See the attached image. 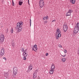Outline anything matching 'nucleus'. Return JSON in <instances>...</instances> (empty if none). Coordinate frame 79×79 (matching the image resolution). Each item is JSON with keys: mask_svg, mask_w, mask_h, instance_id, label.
<instances>
[{"mask_svg": "<svg viewBox=\"0 0 79 79\" xmlns=\"http://www.w3.org/2000/svg\"><path fill=\"white\" fill-rule=\"evenodd\" d=\"M3 59H4L5 60H6V58L5 57H4L3 58Z\"/></svg>", "mask_w": 79, "mask_h": 79, "instance_id": "nucleus-42", "label": "nucleus"}, {"mask_svg": "<svg viewBox=\"0 0 79 79\" xmlns=\"http://www.w3.org/2000/svg\"><path fill=\"white\" fill-rule=\"evenodd\" d=\"M18 27H15V29H16V30H18Z\"/></svg>", "mask_w": 79, "mask_h": 79, "instance_id": "nucleus-43", "label": "nucleus"}, {"mask_svg": "<svg viewBox=\"0 0 79 79\" xmlns=\"http://www.w3.org/2000/svg\"><path fill=\"white\" fill-rule=\"evenodd\" d=\"M46 19V17H44V18H43V20H45Z\"/></svg>", "mask_w": 79, "mask_h": 79, "instance_id": "nucleus-36", "label": "nucleus"}, {"mask_svg": "<svg viewBox=\"0 0 79 79\" xmlns=\"http://www.w3.org/2000/svg\"><path fill=\"white\" fill-rule=\"evenodd\" d=\"M6 32H8V29L7 28V30H6Z\"/></svg>", "mask_w": 79, "mask_h": 79, "instance_id": "nucleus-49", "label": "nucleus"}, {"mask_svg": "<svg viewBox=\"0 0 79 79\" xmlns=\"http://www.w3.org/2000/svg\"><path fill=\"white\" fill-rule=\"evenodd\" d=\"M50 74H52L53 73V70L52 69L50 71Z\"/></svg>", "mask_w": 79, "mask_h": 79, "instance_id": "nucleus-13", "label": "nucleus"}, {"mask_svg": "<svg viewBox=\"0 0 79 79\" xmlns=\"http://www.w3.org/2000/svg\"><path fill=\"white\" fill-rule=\"evenodd\" d=\"M38 79H40V77L39 76L38 77Z\"/></svg>", "mask_w": 79, "mask_h": 79, "instance_id": "nucleus-45", "label": "nucleus"}, {"mask_svg": "<svg viewBox=\"0 0 79 79\" xmlns=\"http://www.w3.org/2000/svg\"><path fill=\"white\" fill-rule=\"evenodd\" d=\"M64 53H67V50L66 49H64Z\"/></svg>", "mask_w": 79, "mask_h": 79, "instance_id": "nucleus-33", "label": "nucleus"}, {"mask_svg": "<svg viewBox=\"0 0 79 79\" xmlns=\"http://www.w3.org/2000/svg\"><path fill=\"white\" fill-rule=\"evenodd\" d=\"M75 27H77V28L79 29V23H77V26H76Z\"/></svg>", "mask_w": 79, "mask_h": 79, "instance_id": "nucleus-21", "label": "nucleus"}, {"mask_svg": "<svg viewBox=\"0 0 79 79\" xmlns=\"http://www.w3.org/2000/svg\"><path fill=\"white\" fill-rule=\"evenodd\" d=\"M32 69V67L31 68L30 70L31 71Z\"/></svg>", "mask_w": 79, "mask_h": 79, "instance_id": "nucleus-51", "label": "nucleus"}, {"mask_svg": "<svg viewBox=\"0 0 79 79\" xmlns=\"http://www.w3.org/2000/svg\"><path fill=\"white\" fill-rule=\"evenodd\" d=\"M56 38L57 40H58L59 38V36H57L56 35Z\"/></svg>", "mask_w": 79, "mask_h": 79, "instance_id": "nucleus-25", "label": "nucleus"}, {"mask_svg": "<svg viewBox=\"0 0 79 79\" xmlns=\"http://www.w3.org/2000/svg\"><path fill=\"white\" fill-rule=\"evenodd\" d=\"M63 30L64 32H66L68 30V26L66 25H64L63 26Z\"/></svg>", "mask_w": 79, "mask_h": 79, "instance_id": "nucleus-3", "label": "nucleus"}, {"mask_svg": "<svg viewBox=\"0 0 79 79\" xmlns=\"http://www.w3.org/2000/svg\"><path fill=\"white\" fill-rule=\"evenodd\" d=\"M70 2H72V4H74L75 3V2H76V0H73L72 1H70Z\"/></svg>", "mask_w": 79, "mask_h": 79, "instance_id": "nucleus-20", "label": "nucleus"}, {"mask_svg": "<svg viewBox=\"0 0 79 79\" xmlns=\"http://www.w3.org/2000/svg\"><path fill=\"white\" fill-rule=\"evenodd\" d=\"M23 55L24 56H27V53L26 52L24 53V54L23 53Z\"/></svg>", "mask_w": 79, "mask_h": 79, "instance_id": "nucleus-15", "label": "nucleus"}, {"mask_svg": "<svg viewBox=\"0 0 79 79\" xmlns=\"http://www.w3.org/2000/svg\"><path fill=\"white\" fill-rule=\"evenodd\" d=\"M28 3L29 5H30L29 4V0H28Z\"/></svg>", "mask_w": 79, "mask_h": 79, "instance_id": "nucleus-48", "label": "nucleus"}, {"mask_svg": "<svg viewBox=\"0 0 79 79\" xmlns=\"http://www.w3.org/2000/svg\"><path fill=\"white\" fill-rule=\"evenodd\" d=\"M17 71L16 70H13V73L14 75H16V74H17Z\"/></svg>", "mask_w": 79, "mask_h": 79, "instance_id": "nucleus-14", "label": "nucleus"}, {"mask_svg": "<svg viewBox=\"0 0 79 79\" xmlns=\"http://www.w3.org/2000/svg\"><path fill=\"white\" fill-rule=\"evenodd\" d=\"M31 69H28L27 71V72L28 73H29V72H30L31 71Z\"/></svg>", "mask_w": 79, "mask_h": 79, "instance_id": "nucleus-37", "label": "nucleus"}, {"mask_svg": "<svg viewBox=\"0 0 79 79\" xmlns=\"http://www.w3.org/2000/svg\"><path fill=\"white\" fill-rule=\"evenodd\" d=\"M20 1H23V0H20Z\"/></svg>", "mask_w": 79, "mask_h": 79, "instance_id": "nucleus-54", "label": "nucleus"}, {"mask_svg": "<svg viewBox=\"0 0 79 79\" xmlns=\"http://www.w3.org/2000/svg\"><path fill=\"white\" fill-rule=\"evenodd\" d=\"M4 73L5 77L6 78H7L8 76H9V73H8V72H4Z\"/></svg>", "mask_w": 79, "mask_h": 79, "instance_id": "nucleus-7", "label": "nucleus"}, {"mask_svg": "<svg viewBox=\"0 0 79 79\" xmlns=\"http://www.w3.org/2000/svg\"><path fill=\"white\" fill-rule=\"evenodd\" d=\"M27 50V49H26L25 50H24V52H23V54H24L25 52H26V51Z\"/></svg>", "mask_w": 79, "mask_h": 79, "instance_id": "nucleus-38", "label": "nucleus"}, {"mask_svg": "<svg viewBox=\"0 0 79 79\" xmlns=\"http://www.w3.org/2000/svg\"><path fill=\"white\" fill-rule=\"evenodd\" d=\"M37 76V75L35 74L34 73L33 74V79H35L36 77Z\"/></svg>", "mask_w": 79, "mask_h": 79, "instance_id": "nucleus-19", "label": "nucleus"}, {"mask_svg": "<svg viewBox=\"0 0 79 79\" xmlns=\"http://www.w3.org/2000/svg\"><path fill=\"white\" fill-rule=\"evenodd\" d=\"M59 47H60V48H62V46H61V45L60 44L59 45Z\"/></svg>", "mask_w": 79, "mask_h": 79, "instance_id": "nucleus-39", "label": "nucleus"}, {"mask_svg": "<svg viewBox=\"0 0 79 79\" xmlns=\"http://www.w3.org/2000/svg\"><path fill=\"white\" fill-rule=\"evenodd\" d=\"M46 19H48V16H46Z\"/></svg>", "mask_w": 79, "mask_h": 79, "instance_id": "nucleus-35", "label": "nucleus"}, {"mask_svg": "<svg viewBox=\"0 0 79 79\" xmlns=\"http://www.w3.org/2000/svg\"><path fill=\"white\" fill-rule=\"evenodd\" d=\"M39 3L40 4V7H41V8H43L44 5V2H43L42 3L41 2V1H40V2H39Z\"/></svg>", "mask_w": 79, "mask_h": 79, "instance_id": "nucleus-5", "label": "nucleus"}, {"mask_svg": "<svg viewBox=\"0 0 79 79\" xmlns=\"http://www.w3.org/2000/svg\"><path fill=\"white\" fill-rule=\"evenodd\" d=\"M11 45L13 47H15V43H14L13 42H12Z\"/></svg>", "mask_w": 79, "mask_h": 79, "instance_id": "nucleus-16", "label": "nucleus"}, {"mask_svg": "<svg viewBox=\"0 0 79 79\" xmlns=\"http://www.w3.org/2000/svg\"><path fill=\"white\" fill-rule=\"evenodd\" d=\"M17 27H18L17 31L19 32H21L22 31V29H23V26H17Z\"/></svg>", "mask_w": 79, "mask_h": 79, "instance_id": "nucleus-4", "label": "nucleus"}, {"mask_svg": "<svg viewBox=\"0 0 79 79\" xmlns=\"http://www.w3.org/2000/svg\"><path fill=\"white\" fill-rule=\"evenodd\" d=\"M62 61L63 62H65L66 61V59L65 58H63L62 59H61Z\"/></svg>", "mask_w": 79, "mask_h": 79, "instance_id": "nucleus-17", "label": "nucleus"}, {"mask_svg": "<svg viewBox=\"0 0 79 79\" xmlns=\"http://www.w3.org/2000/svg\"><path fill=\"white\" fill-rule=\"evenodd\" d=\"M62 56H63V57H65L66 56V55L65 54L64 56H63L61 55Z\"/></svg>", "mask_w": 79, "mask_h": 79, "instance_id": "nucleus-40", "label": "nucleus"}, {"mask_svg": "<svg viewBox=\"0 0 79 79\" xmlns=\"http://www.w3.org/2000/svg\"><path fill=\"white\" fill-rule=\"evenodd\" d=\"M0 36V44H2V42H3V41H4V40H5V37L4 36V35L2 34Z\"/></svg>", "mask_w": 79, "mask_h": 79, "instance_id": "nucleus-1", "label": "nucleus"}, {"mask_svg": "<svg viewBox=\"0 0 79 79\" xmlns=\"http://www.w3.org/2000/svg\"><path fill=\"white\" fill-rule=\"evenodd\" d=\"M73 0H70V2H72Z\"/></svg>", "mask_w": 79, "mask_h": 79, "instance_id": "nucleus-53", "label": "nucleus"}, {"mask_svg": "<svg viewBox=\"0 0 79 79\" xmlns=\"http://www.w3.org/2000/svg\"><path fill=\"white\" fill-rule=\"evenodd\" d=\"M23 2L22 1H19V5H20V6H21L22 5V4H23Z\"/></svg>", "mask_w": 79, "mask_h": 79, "instance_id": "nucleus-12", "label": "nucleus"}, {"mask_svg": "<svg viewBox=\"0 0 79 79\" xmlns=\"http://www.w3.org/2000/svg\"><path fill=\"white\" fill-rule=\"evenodd\" d=\"M1 52H3L5 53V49H4L3 48L2 49Z\"/></svg>", "mask_w": 79, "mask_h": 79, "instance_id": "nucleus-26", "label": "nucleus"}, {"mask_svg": "<svg viewBox=\"0 0 79 79\" xmlns=\"http://www.w3.org/2000/svg\"><path fill=\"white\" fill-rule=\"evenodd\" d=\"M48 53H46V56H48Z\"/></svg>", "mask_w": 79, "mask_h": 79, "instance_id": "nucleus-41", "label": "nucleus"}, {"mask_svg": "<svg viewBox=\"0 0 79 79\" xmlns=\"http://www.w3.org/2000/svg\"><path fill=\"white\" fill-rule=\"evenodd\" d=\"M34 74H35L36 75H37V73H35H35H34Z\"/></svg>", "mask_w": 79, "mask_h": 79, "instance_id": "nucleus-50", "label": "nucleus"}, {"mask_svg": "<svg viewBox=\"0 0 79 79\" xmlns=\"http://www.w3.org/2000/svg\"><path fill=\"white\" fill-rule=\"evenodd\" d=\"M45 73H46V70L45 71Z\"/></svg>", "mask_w": 79, "mask_h": 79, "instance_id": "nucleus-55", "label": "nucleus"}, {"mask_svg": "<svg viewBox=\"0 0 79 79\" xmlns=\"http://www.w3.org/2000/svg\"><path fill=\"white\" fill-rule=\"evenodd\" d=\"M4 54H5V52H1V54H0L1 56H2L4 55Z\"/></svg>", "mask_w": 79, "mask_h": 79, "instance_id": "nucleus-18", "label": "nucleus"}, {"mask_svg": "<svg viewBox=\"0 0 79 79\" xmlns=\"http://www.w3.org/2000/svg\"><path fill=\"white\" fill-rule=\"evenodd\" d=\"M21 51H22V52H24V48H21Z\"/></svg>", "mask_w": 79, "mask_h": 79, "instance_id": "nucleus-24", "label": "nucleus"}, {"mask_svg": "<svg viewBox=\"0 0 79 79\" xmlns=\"http://www.w3.org/2000/svg\"><path fill=\"white\" fill-rule=\"evenodd\" d=\"M79 29L77 28V27H75L74 30V34H77L79 31Z\"/></svg>", "mask_w": 79, "mask_h": 79, "instance_id": "nucleus-2", "label": "nucleus"}, {"mask_svg": "<svg viewBox=\"0 0 79 79\" xmlns=\"http://www.w3.org/2000/svg\"><path fill=\"white\" fill-rule=\"evenodd\" d=\"M51 68V69H52L53 70L55 69V65H54V64H52Z\"/></svg>", "mask_w": 79, "mask_h": 79, "instance_id": "nucleus-10", "label": "nucleus"}, {"mask_svg": "<svg viewBox=\"0 0 79 79\" xmlns=\"http://www.w3.org/2000/svg\"><path fill=\"white\" fill-rule=\"evenodd\" d=\"M26 57V56H24V57H23L24 60H26L27 58Z\"/></svg>", "mask_w": 79, "mask_h": 79, "instance_id": "nucleus-34", "label": "nucleus"}, {"mask_svg": "<svg viewBox=\"0 0 79 79\" xmlns=\"http://www.w3.org/2000/svg\"><path fill=\"white\" fill-rule=\"evenodd\" d=\"M36 47H37V45L35 44V45H34L33 46V47H32V50H34V51L36 52V51H35V50L34 49L35 48H36Z\"/></svg>", "mask_w": 79, "mask_h": 79, "instance_id": "nucleus-8", "label": "nucleus"}, {"mask_svg": "<svg viewBox=\"0 0 79 79\" xmlns=\"http://www.w3.org/2000/svg\"><path fill=\"white\" fill-rule=\"evenodd\" d=\"M30 26L31 27V19H30Z\"/></svg>", "mask_w": 79, "mask_h": 79, "instance_id": "nucleus-27", "label": "nucleus"}, {"mask_svg": "<svg viewBox=\"0 0 79 79\" xmlns=\"http://www.w3.org/2000/svg\"><path fill=\"white\" fill-rule=\"evenodd\" d=\"M10 31L11 34H12V33H13V29H11L10 30Z\"/></svg>", "mask_w": 79, "mask_h": 79, "instance_id": "nucleus-29", "label": "nucleus"}, {"mask_svg": "<svg viewBox=\"0 0 79 79\" xmlns=\"http://www.w3.org/2000/svg\"><path fill=\"white\" fill-rule=\"evenodd\" d=\"M32 67L30 65L28 68V69H31V68H32Z\"/></svg>", "mask_w": 79, "mask_h": 79, "instance_id": "nucleus-30", "label": "nucleus"}, {"mask_svg": "<svg viewBox=\"0 0 79 79\" xmlns=\"http://www.w3.org/2000/svg\"><path fill=\"white\" fill-rule=\"evenodd\" d=\"M35 48V50H37V49H38V48Z\"/></svg>", "mask_w": 79, "mask_h": 79, "instance_id": "nucleus-44", "label": "nucleus"}, {"mask_svg": "<svg viewBox=\"0 0 79 79\" xmlns=\"http://www.w3.org/2000/svg\"><path fill=\"white\" fill-rule=\"evenodd\" d=\"M23 25V22L22 21H20V22L17 23V26H22Z\"/></svg>", "mask_w": 79, "mask_h": 79, "instance_id": "nucleus-6", "label": "nucleus"}, {"mask_svg": "<svg viewBox=\"0 0 79 79\" xmlns=\"http://www.w3.org/2000/svg\"><path fill=\"white\" fill-rule=\"evenodd\" d=\"M53 21H54L55 22V20H53L52 21V22H53Z\"/></svg>", "mask_w": 79, "mask_h": 79, "instance_id": "nucleus-52", "label": "nucleus"}, {"mask_svg": "<svg viewBox=\"0 0 79 79\" xmlns=\"http://www.w3.org/2000/svg\"><path fill=\"white\" fill-rule=\"evenodd\" d=\"M61 34L60 33H59L57 35V36H59V37H61Z\"/></svg>", "mask_w": 79, "mask_h": 79, "instance_id": "nucleus-32", "label": "nucleus"}, {"mask_svg": "<svg viewBox=\"0 0 79 79\" xmlns=\"http://www.w3.org/2000/svg\"><path fill=\"white\" fill-rule=\"evenodd\" d=\"M37 72H38V71H37V70H36L35 71V72L36 73H37Z\"/></svg>", "mask_w": 79, "mask_h": 79, "instance_id": "nucleus-47", "label": "nucleus"}, {"mask_svg": "<svg viewBox=\"0 0 79 79\" xmlns=\"http://www.w3.org/2000/svg\"><path fill=\"white\" fill-rule=\"evenodd\" d=\"M43 22L44 24H47L48 21H47V20H46L45 21H44Z\"/></svg>", "mask_w": 79, "mask_h": 79, "instance_id": "nucleus-28", "label": "nucleus"}, {"mask_svg": "<svg viewBox=\"0 0 79 79\" xmlns=\"http://www.w3.org/2000/svg\"><path fill=\"white\" fill-rule=\"evenodd\" d=\"M68 13H70V14L69 15H70L71 14V13H73V10H71V9H69L68 11Z\"/></svg>", "mask_w": 79, "mask_h": 79, "instance_id": "nucleus-9", "label": "nucleus"}, {"mask_svg": "<svg viewBox=\"0 0 79 79\" xmlns=\"http://www.w3.org/2000/svg\"><path fill=\"white\" fill-rule=\"evenodd\" d=\"M12 5L13 6H15V4H14V2L13 1V0H12Z\"/></svg>", "mask_w": 79, "mask_h": 79, "instance_id": "nucleus-31", "label": "nucleus"}, {"mask_svg": "<svg viewBox=\"0 0 79 79\" xmlns=\"http://www.w3.org/2000/svg\"><path fill=\"white\" fill-rule=\"evenodd\" d=\"M13 71H18V69L17 67H15L13 69Z\"/></svg>", "mask_w": 79, "mask_h": 79, "instance_id": "nucleus-22", "label": "nucleus"}, {"mask_svg": "<svg viewBox=\"0 0 79 79\" xmlns=\"http://www.w3.org/2000/svg\"><path fill=\"white\" fill-rule=\"evenodd\" d=\"M56 33H59V34H60V33H61V31H60L59 29L57 28Z\"/></svg>", "mask_w": 79, "mask_h": 79, "instance_id": "nucleus-11", "label": "nucleus"}, {"mask_svg": "<svg viewBox=\"0 0 79 79\" xmlns=\"http://www.w3.org/2000/svg\"><path fill=\"white\" fill-rule=\"evenodd\" d=\"M70 13H68V12L67 13L66 16H71V14L70 13Z\"/></svg>", "mask_w": 79, "mask_h": 79, "instance_id": "nucleus-23", "label": "nucleus"}, {"mask_svg": "<svg viewBox=\"0 0 79 79\" xmlns=\"http://www.w3.org/2000/svg\"><path fill=\"white\" fill-rule=\"evenodd\" d=\"M54 71V70H53V71Z\"/></svg>", "mask_w": 79, "mask_h": 79, "instance_id": "nucleus-56", "label": "nucleus"}, {"mask_svg": "<svg viewBox=\"0 0 79 79\" xmlns=\"http://www.w3.org/2000/svg\"><path fill=\"white\" fill-rule=\"evenodd\" d=\"M40 1H41V3H43V1H44V0H40Z\"/></svg>", "mask_w": 79, "mask_h": 79, "instance_id": "nucleus-46", "label": "nucleus"}]
</instances>
